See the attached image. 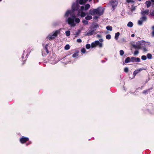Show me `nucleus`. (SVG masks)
Segmentation results:
<instances>
[{"mask_svg":"<svg viewBox=\"0 0 154 154\" xmlns=\"http://www.w3.org/2000/svg\"><path fill=\"white\" fill-rule=\"evenodd\" d=\"M81 10L83 11L85 9V7L83 6H82L81 7Z\"/></svg>","mask_w":154,"mask_h":154,"instance_id":"a18cd8bd","label":"nucleus"},{"mask_svg":"<svg viewBox=\"0 0 154 154\" xmlns=\"http://www.w3.org/2000/svg\"><path fill=\"white\" fill-rule=\"evenodd\" d=\"M86 14H88V13L86 14L85 12L82 11L80 13V16L82 17H83L85 16Z\"/></svg>","mask_w":154,"mask_h":154,"instance_id":"6ab92c4d","label":"nucleus"},{"mask_svg":"<svg viewBox=\"0 0 154 154\" xmlns=\"http://www.w3.org/2000/svg\"><path fill=\"white\" fill-rule=\"evenodd\" d=\"M106 38L107 39H110L111 38V36L110 34L107 35L106 36Z\"/></svg>","mask_w":154,"mask_h":154,"instance_id":"473e14b6","label":"nucleus"},{"mask_svg":"<svg viewBox=\"0 0 154 154\" xmlns=\"http://www.w3.org/2000/svg\"><path fill=\"white\" fill-rule=\"evenodd\" d=\"M99 41V42H102L103 41V40L102 39H100Z\"/></svg>","mask_w":154,"mask_h":154,"instance_id":"09e8293b","label":"nucleus"},{"mask_svg":"<svg viewBox=\"0 0 154 154\" xmlns=\"http://www.w3.org/2000/svg\"><path fill=\"white\" fill-rule=\"evenodd\" d=\"M70 48V46L69 45H66L65 47V49L66 50H68Z\"/></svg>","mask_w":154,"mask_h":154,"instance_id":"2f4dec72","label":"nucleus"},{"mask_svg":"<svg viewBox=\"0 0 154 154\" xmlns=\"http://www.w3.org/2000/svg\"><path fill=\"white\" fill-rule=\"evenodd\" d=\"M98 27V25L97 24L95 26V27L97 28Z\"/></svg>","mask_w":154,"mask_h":154,"instance_id":"8fccbe9b","label":"nucleus"},{"mask_svg":"<svg viewBox=\"0 0 154 154\" xmlns=\"http://www.w3.org/2000/svg\"><path fill=\"white\" fill-rule=\"evenodd\" d=\"M97 46H98L100 48H101L103 47V44L100 43L98 41H96L91 43V48H94L96 47Z\"/></svg>","mask_w":154,"mask_h":154,"instance_id":"7ed1b4c3","label":"nucleus"},{"mask_svg":"<svg viewBox=\"0 0 154 154\" xmlns=\"http://www.w3.org/2000/svg\"><path fill=\"white\" fill-rule=\"evenodd\" d=\"M74 20L71 17H69L68 19V22L69 24L72 26L74 24Z\"/></svg>","mask_w":154,"mask_h":154,"instance_id":"9b49d317","label":"nucleus"},{"mask_svg":"<svg viewBox=\"0 0 154 154\" xmlns=\"http://www.w3.org/2000/svg\"><path fill=\"white\" fill-rule=\"evenodd\" d=\"M85 18L87 20H89L92 19V17L91 15H87L85 17Z\"/></svg>","mask_w":154,"mask_h":154,"instance_id":"aec40b11","label":"nucleus"},{"mask_svg":"<svg viewBox=\"0 0 154 154\" xmlns=\"http://www.w3.org/2000/svg\"><path fill=\"white\" fill-rule=\"evenodd\" d=\"M92 0H89V1H91Z\"/></svg>","mask_w":154,"mask_h":154,"instance_id":"bf43d9fd","label":"nucleus"},{"mask_svg":"<svg viewBox=\"0 0 154 154\" xmlns=\"http://www.w3.org/2000/svg\"><path fill=\"white\" fill-rule=\"evenodd\" d=\"M120 54L121 56H122L123 55L124 52L122 50H121L120 51Z\"/></svg>","mask_w":154,"mask_h":154,"instance_id":"e433bc0d","label":"nucleus"},{"mask_svg":"<svg viewBox=\"0 0 154 154\" xmlns=\"http://www.w3.org/2000/svg\"><path fill=\"white\" fill-rule=\"evenodd\" d=\"M124 72H127L128 71V67H126L124 68Z\"/></svg>","mask_w":154,"mask_h":154,"instance_id":"79ce46f5","label":"nucleus"},{"mask_svg":"<svg viewBox=\"0 0 154 154\" xmlns=\"http://www.w3.org/2000/svg\"><path fill=\"white\" fill-rule=\"evenodd\" d=\"M138 1H140L141 0H138Z\"/></svg>","mask_w":154,"mask_h":154,"instance_id":"4d7b16f0","label":"nucleus"},{"mask_svg":"<svg viewBox=\"0 0 154 154\" xmlns=\"http://www.w3.org/2000/svg\"><path fill=\"white\" fill-rule=\"evenodd\" d=\"M152 2H154V0H151Z\"/></svg>","mask_w":154,"mask_h":154,"instance_id":"5fc2aeb1","label":"nucleus"},{"mask_svg":"<svg viewBox=\"0 0 154 154\" xmlns=\"http://www.w3.org/2000/svg\"><path fill=\"white\" fill-rule=\"evenodd\" d=\"M141 59L143 60H145L146 59V57L145 55H143L141 56Z\"/></svg>","mask_w":154,"mask_h":154,"instance_id":"f704fd0d","label":"nucleus"},{"mask_svg":"<svg viewBox=\"0 0 154 154\" xmlns=\"http://www.w3.org/2000/svg\"><path fill=\"white\" fill-rule=\"evenodd\" d=\"M81 52L83 53H85L86 52V50L85 48H82L81 50Z\"/></svg>","mask_w":154,"mask_h":154,"instance_id":"ea45409f","label":"nucleus"},{"mask_svg":"<svg viewBox=\"0 0 154 154\" xmlns=\"http://www.w3.org/2000/svg\"><path fill=\"white\" fill-rule=\"evenodd\" d=\"M2 0H0V2Z\"/></svg>","mask_w":154,"mask_h":154,"instance_id":"052dcab7","label":"nucleus"},{"mask_svg":"<svg viewBox=\"0 0 154 154\" xmlns=\"http://www.w3.org/2000/svg\"><path fill=\"white\" fill-rule=\"evenodd\" d=\"M133 23H132L131 22H129L128 24H127V26H128L130 27H131L133 26Z\"/></svg>","mask_w":154,"mask_h":154,"instance_id":"5701e85b","label":"nucleus"},{"mask_svg":"<svg viewBox=\"0 0 154 154\" xmlns=\"http://www.w3.org/2000/svg\"><path fill=\"white\" fill-rule=\"evenodd\" d=\"M31 142H29V144H31Z\"/></svg>","mask_w":154,"mask_h":154,"instance_id":"6e6d98bb","label":"nucleus"},{"mask_svg":"<svg viewBox=\"0 0 154 154\" xmlns=\"http://www.w3.org/2000/svg\"><path fill=\"white\" fill-rule=\"evenodd\" d=\"M79 3L78 2L73 3L72 6V11H77L79 9Z\"/></svg>","mask_w":154,"mask_h":154,"instance_id":"423d86ee","label":"nucleus"},{"mask_svg":"<svg viewBox=\"0 0 154 154\" xmlns=\"http://www.w3.org/2000/svg\"><path fill=\"white\" fill-rule=\"evenodd\" d=\"M29 140V138L27 137H25L22 136L20 139V142L22 144L26 142Z\"/></svg>","mask_w":154,"mask_h":154,"instance_id":"6e6552de","label":"nucleus"},{"mask_svg":"<svg viewBox=\"0 0 154 154\" xmlns=\"http://www.w3.org/2000/svg\"><path fill=\"white\" fill-rule=\"evenodd\" d=\"M98 17L97 16H95L94 17V19H97L98 18Z\"/></svg>","mask_w":154,"mask_h":154,"instance_id":"603ef678","label":"nucleus"},{"mask_svg":"<svg viewBox=\"0 0 154 154\" xmlns=\"http://www.w3.org/2000/svg\"><path fill=\"white\" fill-rule=\"evenodd\" d=\"M147 57L149 59H151L152 58V55L151 54L149 53L148 54H147Z\"/></svg>","mask_w":154,"mask_h":154,"instance_id":"cd10ccee","label":"nucleus"},{"mask_svg":"<svg viewBox=\"0 0 154 154\" xmlns=\"http://www.w3.org/2000/svg\"><path fill=\"white\" fill-rule=\"evenodd\" d=\"M134 36V34H132L131 35V37H133Z\"/></svg>","mask_w":154,"mask_h":154,"instance_id":"864d4df0","label":"nucleus"},{"mask_svg":"<svg viewBox=\"0 0 154 154\" xmlns=\"http://www.w3.org/2000/svg\"><path fill=\"white\" fill-rule=\"evenodd\" d=\"M97 37L98 38H100L101 37V36L100 35L98 34L97 35Z\"/></svg>","mask_w":154,"mask_h":154,"instance_id":"49530a36","label":"nucleus"},{"mask_svg":"<svg viewBox=\"0 0 154 154\" xmlns=\"http://www.w3.org/2000/svg\"><path fill=\"white\" fill-rule=\"evenodd\" d=\"M85 3L84 1L83 0H79V4L80 5H83Z\"/></svg>","mask_w":154,"mask_h":154,"instance_id":"4c0bfd02","label":"nucleus"},{"mask_svg":"<svg viewBox=\"0 0 154 154\" xmlns=\"http://www.w3.org/2000/svg\"><path fill=\"white\" fill-rule=\"evenodd\" d=\"M131 61V58L129 57L126 58L125 60V63H128Z\"/></svg>","mask_w":154,"mask_h":154,"instance_id":"a211bd4d","label":"nucleus"},{"mask_svg":"<svg viewBox=\"0 0 154 154\" xmlns=\"http://www.w3.org/2000/svg\"><path fill=\"white\" fill-rule=\"evenodd\" d=\"M85 47L87 49H89L91 48V45L89 44H87L86 45Z\"/></svg>","mask_w":154,"mask_h":154,"instance_id":"c9c22d12","label":"nucleus"},{"mask_svg":"<svg viewBox=\"0 0 154 154\" xmlns=\"http://www.w3.org/2000/svg\"><path fill=\"white\" fill-rule=\"evenodd\" d=\"M140 59L139 57H131V62H140Z\"/></svg>","mask_w":154,"mask_h":154,"instance_id":"1a4fd4ad","label":"nucleus"},{"mask_svg":"<svg viewBox=\"0 0 154 154\" xmlns=\"http://www.w3.org/2000/svg\"><path fill=\"white\" fill-rule=\"evenodd\" d=\"M81 31L80 30H78L77 32H75V37H77L79 35Z\"/></svg>","mask_w":154,"mask_h":154,"instance_id":"a878e982","label":"nucleus"},{"mask_svg":"<svg viewBox=\"0 0 154 154\" xmlns=\"http://www.w3.org/2000/svg\"><path fill=\"white\" fill-rule=\"evenodd\" d=\"M65 33L67 36H69L70 34V32L69 30H68L65 32Z\"/></svg>","mask_w":154,"mask_h":154,"instance_id":"bb28decb","label":"nucleus"},{"mask_svg":"<svg viewBox=\"0 0 154 154\" xmlns=\"http://www.w3.org/2000/svg\"><path fill=\"white\" fill-rule=\"evenodd\" d=\"M119 35L120 33L119 32H117V33H116L115 35V38L116 40H118L119 38Z\"/></svg>","mask_w":154,"mask_h":154,"instance_id":"4be33fe9","label":"nucleus"},{"mask_svg":"<svg viewBox=\"0 0 154 154\" xmlns=\"http://www.w3.org/2000/svg\"><path fill=\"white\" fill-rule=\"evenodd\" d=\"M75 21L76 23H79L80 21V20L79 18H75Z\"/></svg>","mask_w":154,"mask_h":154,"instance_id":"72a5a7b5","label":"nucleus"},{"mask_svg":"<svg viewBox=\"0 0 154 154\" xmlns=\"http://www.w3.org/2000/svg\"><path fill=\"white\" fill-rule=\"evenodd\" d=\"M48 45L47 44L44 47L43 50L42 51V54L43 56H45L49 53V51L48 49Z\"/></svg>","mask_w":154,"mask_h":154,"instance_id":"20e7f679","label":"nucleus"},{"mask_svg":"<svg viewBox=\"0 0 154 154\" xmlns=\"http://www.w3.org/2000/svg\"><path fill=\"white\" fill-rule=\"evenodd\" d=\"M24 62H23V65L24 64Z\"/></svg>","mask_w":154,"mask_h":154,"instance_id":"13d9d810","label":"nucleus"},{"mask_svg":"<svg viewBox=\"0 0 154 154\" xmlns=\"http://www.w3.org/2000/svg\"><path fill=\"white\" fill-rule=\"evenodd\" d=\"M78 52L74 53L72 55V57H76L78 55Z\"/></svg>","mask_w":154,"mask_h":154,"instance_id":"c756f323","label":"nucleus"},{"mask_svg":"<svg viewBox=\"0 0 154 154\" xmlns=\"http://www.w3.org/2000/svg\"><path fill=\"white\" fill-rule=\"evenodd\" d=\"M139 53V51L138 50H136L134 51V55H137Z\"/></svg>","mask_w":154,"mask_h":154,"instance_id":"58836bf2","label":"nucleus"},{"mask_svg":"<svg viewBox=\"0 0 154 154\" xmlns=\"http://www.w3.org/2000/svg\"><path fill=\"white\" fill-rule=\"evenodd\" d=\"M142 49L144 52H146L148 51V50L145 47H143L142 48Z\"/></svg>","mask_w":154,"mask_h":154,"instance_id":"a19ab883","label":"nucleus"},{"mask_svg":"<svg viewBox=\"0 0 154 154\" xmlns=\"http://www.w3.org/2000/svg\"><path fill=\"white\" fill-rule=\"evenodd\" d=\"M152 89V88H150L147 90H144L143 92V94H146L148 92H149Z\"/></svg>","mask_w":154,"mask_h":154,"instance_id":"2eb2a0df","label":"nucleus"},{"mask_svg":"<svg viewBox=\"0 0 154 154\" xmlns=\"http://www.w3.org/2000/svg\"><path fill=\"white\" fill-rule=\"evenodd\" d=\"M143 70V69H136L135 70L133 73V75L134 76H135L136 74H137V73L140 72L141 70Z\"/></svg>","mask_w":154,"mask_h":154,"instance_id":"ddd939ff","label":"nucleus"},{"mask_svg":"<svg viewBox=\"0 0 154 154\" xmlns=\"http://www.w3.org/2000/svg\"><path fill=\"white\" fill-rule=\"evenodd\" d=\"M77 42L78 43H81L82 42V40L80 38L77 39Z\"/></svg>","mask_w":154,"mask_h":154,"instance_id":"37998d69","label":"nucleus"},{"mask_svg":"<svg viewBox=\"0 0 154 154\" xmlns=\"http://www.w3.org/2000/svg\"><path fill=\"white\" fill-rule=\"evenodd\" d=\"M126 2L128 3L130 2H134V1L132 0H127Z\"/></svg>","mask_w":154,"mask_h":154,"instance_id":"c03bdc74","label":"nucleus"},{"mask_svg":"<svg viewBox=\"0 0 154 154\" xmlns=\"http://www.w3.org/2000/svg\"><path fill=\"white\" fill-rule=\"evenodd\" d=\"M82 23L85 25H87L88 23V22L86 20H83L82 21Z\"/></svg>","mask_w":154,"mask_h":154,"instance_id":"c85d7f7f","label":"nucleus"},{"mask_svg":"<svg viewBox=\"0 0 154 154\" xmlns=\"http://www.w3.org/2000/svg\"><path fill=\"white\" fill-rule=\"evenodd\" d=\"M147 8H149L151 5V2L149 1H147L145 2Z\"/></svg>","mask_w":154,"mask_h":154,"instance_id":"dca6fc26","label":"nucleus"},{"mask_svg":"<svg viewBox=\"0 0 154 154\" xmlns=\"http://www.w3.org/2000/svg\"><path fill=\"white\" fill-rule=\"evenodd\" d=\"M60 33V30H57L53 32L51 34H49L47 37V38L49 40H51L55 38L57 36L58 34Z\"/></svg>","mask_w":154,"mask_h":154,"instance_id":"f03ea898","label":"nucleus"},{"mask_svg":"<svg viewBox=\"0 0 154 154\" xmlns=\"http://www.w3.org/2000/svg\"><path fill=\"white\" fill-rule=\"evenodd\" d=\"M140 20L138 21V24L141 25L143 21H146L147 19V17L146 16H142L140 18Z\"/></svg>","mask_w":154,"mask_h":154,"instance_id":"0eeeda50","label":"nucleus"},{"mask_svg":"<svg viewBox=\"0 0 154 154\" xmlns=\"http://www.w3.org/2000/svg\"><path fill=\"white\" fill-rule=\"evenodd\" d=\"M151 35L152 37H154V31H152V32L151 33Z\"/></svg>","mask_w":154,"mask_h":154,"instance_id":"de8ad7c7","label":"nucleus"},{"mask_svg":"<svg viewBox=\"0 0 154 154\" xmlns=\"http://www.w3.org/2000/svg\"><path fill=\"white\" fill-rule=\"evenodd\" d=\"M106 29L108 30L111 31L112 30V26H108L106 27Z\"/></svg>","mask_w":154,"mask_h":154,"instance_id":"b1692460","label":"nucleus"},{"mask_svg":"<svg viewBox=\"0 0 154 154\" xmlns=\"http://www.w3.org/2000/svg\"><path fill=\"white\" fill-rule=\"evenodd\" d=\"M103 10L101 9V7H98L97 9L90 10L88 14L92 15H94L96 14L101 15L103 14Z\"/></svg>","mask_w":154,"mask_h":154,"instance_id":"f257e3e1","label":"nucleus"},{"mask_svg":"<svg viewBox=\"0 0 154 154\" xmlns=\"http://www.w3.org/2000/svg\"><path fill=\"white\" fill-rule=\"evenodd\" d=\"M136 9V7H135L133 5H132V7H131V11L132 12H133V11L135 10Z\"/></svg>","mask_w":154,"mask_h":154,"instance_id":"7c9ffc66","label":"nucleus"},{"mask_svg":"<svg viewBox=\"0 0 154 154\" xmlns=\"http://www.w3.org/2000/svg\"><path fill=\"white\" fill-rule=\"evenodd\" d=\"M94 30L89 31L87 32V35L88 36H91L94 34Z\"/></svg>","mask_w":154,"mask_h":154,"instance_id":"f3484780","label":"nucleus"},{"mask_svg":"<svg viewBox=\"0 0 154 154\" xmlns=\"http://www.w3.org/2000/svg\"><path fill=\"white\" fill-rule=\"evenodd\" d=\"M110 3L112 6V8L114 9L115 7L117 6L118 2H116V0H112L111 2H110Z\"/></svg>","mask_w":154,"mask_h":154,"instance_id":"f8f14e48","label":"nucleus"},{"mask_svg":"<svg viewBox=\"0 0 154 154\" xmlns=\"http://www.w3.org/2000/svg\"><path fill=\"white\" fill-rule=\"evenodd\" d=\"M73 11L68 10L66 12L65 15V16L66 17H67L70 14L72 19H73L74 20V19L76 17L75 14H73Z\"/></svg>","mask_w":154,"mask_h":154,"instance_id":"39448f33","label":"nucleus"},{"mask_svg":"<svg viewBox=\"0 0 154 154\" xmlns=\"http://www.w3.org/2000/svg\"><path fill=\"white\" fill-rule=\"evenodd\" d=\"M90 7V5L89 4H86L85 7V10L86 11Z\"/></svg>","mask_w":154,"mask_h":154,"instance_id":"412c9836","label":"nucleus"},{"mask_svg":"<svg viewBox=\"0 0 154 154\" xmlns=\"http://www.w3.org/2000/svg\"><path fill=\"white\" fill-rule=\"evenodd\" d=\"M133 47L135 49H141L142 48V47L141 46V45H132Z\"/></svg>","mask_w":154,"mask_h":154,"instance_id":"4468645a","label":"nucleus"},{"mask_svg":"<svg viewBox=\"0 0 154 154\" xmlns=\"http://www.w3.org/2000/svg\"><path fill=\"white\" fill-rule=\"evenodd\" d=\"M149 10L148 9H146L143 11H142L140 13L142 16H145V15H149Z\"/></svg>","mask_w":154,"mask_h":154,"instance_id":"9d476101","label":"nucleus"},{"mask_svg":"<svg viewBox=\"0 0 154 154\" xmlns=\"http://www.w3.org/2000/svg\"><path fill=\"white\" fill-rule=\"evenodd\" d=\"M149 13L151 16H154V9L151 10Z\"/></svg>","mask_w":154,"mask_h":154,"instance_id":"393cba45","label":"nucleus"},{"mask_svg":"<svg viewBox=\"0 0 154 154\" xmlns=\"http://www.w3.org/2000/svg\"><path fill=\"white\" fill-rule=\"evenodd\" d=\"M152 31H154V26H153L152 27Z\"/></svg>","mask_w":154,"mask_h":154,"instance_id":"3c124183","label":"nucleus"}]
</instances>
